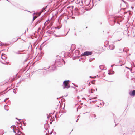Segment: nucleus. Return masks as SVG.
<instances>
[{"label": "nucleus", "instance_id": "5", "mask_svg": "<svg viewBox=\"0 0 135 135\" xmlns=\"http://www.w3.org/2000/svg\"><path fill=\"white\" fill-rule=\"evenodd\" d=\"M50 21V20L49 21V19H48L45 22V25H47L48 24V23H49V22Z\"/></svg>", "mask_w": 135, "mask_h": 135}, {"label": "nucleus", "instance_id": "11", "mask_svg": "<svg viewBox=\"0 0 135 135\" xmlns=\"http://www.w3.org/2000/svg\"><path fill=\"white\" fill-rule=\"evenodd\" d=\"M92 89H91V93H93V92L92 91Z\"/></svg>", "mask_w": 135, "mask_h": 135}, {"label": "nucleus", "instance_id": "7", "mask_svg": "<svg viewBox=\"0 0 135 135\" xmlns=\"http://www.w3.org/2000/svg\"><path fill=\"white\" fill-rule=\"evenodd\" d=\"M46 7H45V8H43L42 9V10L41 11V12H43V11H44V10H45V9H46Z\"/></svg>", "mask_w": 135, "mask_h": 135}, {"label": "nucleus", "instance_id": "8", "mask_svg": "<svg viewBox=\"0 0 135 135\" xmlns=\"http://www.w3.org/2000/svg\"><path fill=\"white\" fill-rule=\"evenodd\" d=\"M37 16H35L33 17V21L34 20H35V19H36L37 18Z\"/></svg>", "mask_w": 135, "mask_h": 135}, {"label": "nucleus", "instance_id": "15", "mask_svg": "<svg viewBox=\"0 0 135 135\" xmlns=\"http://www.w3.org/2000/svg\"><path fill=\"white\" fill-rule=\"evenodd\" d=\"M76 51H78V50H76Z\"/></svg>", "mask_w": 135, "mask_h": 135}, {"label": "nucleus", "instance_id": "3", "mask_svg": "<svg viewBox=\"0 0 135 135\" xmlns=\"http://www.w3.org/2000/svg\"><path fill=\"white\" fill-rule=\"evenodd\" d=\"M129 95L130 96H135V90H133L132 92L129 93Z\"/></svg>", "mask_w": 135, "mask_h": 135}, {"label": "nucleus", "instance_id": "12", "mask_svg": "<svg viewBox=\"0 0 135 135\" xmlns=\"http://www.w3.org/2000/svg\"><path fill=\"white\" fill-rule=\"evenodd\" d=\"M6 110H8L9 109H7Z\"/></svg>", "mask_w": 135, "mask_h": 135}, {"label": "nucleus", "instance_id": "9", "mask_svg": "<svg viewBox=\"0 0 135 135\" xmlns=\"http://www.w3.org/2000/svg\"><path fill=\"white\" fill-rule=\"evenodd\" d=\"M24 51L23 50H21V51H18V52H16V53L17 54H20L19 52H23Z\"/></svg>", "mask_w": 135, "mask_h": 135}, {"label": "nucleus", "instance_id": "6", "mask_svg": "<svg viewBox=\"0 0 135 135\" xmlns=\"http://www.w3.org/2000/svg\"><path fill=\"white\" fill-rule=\"evenodd\" d=\"M24 42V41L23 40H21V41H20V44H21V43H23Z\"/></svg>", "mask_w": 135, "mask_h": 135}, {"label": "nucleus", "instance_id": "1", "mask_svg": "<svg viewBox=\"0 0 135 135\" xmlns=\"http://www.w3.org/2000/svg\"><path fill=\"white\" fill-rule=\"evenodd\" d=\"M69 81H65L63 82L64 89L68 88L70 87V86L69 85Z\"/></svg>", "mask_w": 135, "mask_h": 135}, {"label": "nucleus", "instance_id": "14", "mask_svg": "<svg viewBox=\"0 0 135 135\" xmlns=\"http://www.w3.org/2000/svg\"><path fill=\"white\" fill-rule=\"evenodd\" d=\"M89 85H90V83H89Z\"/></svg>", "mask_w": 135, "mask_h": 135}, {"label": "nucleus", "instance_id": "2", "mask_svg": "<svg viewBox=\"0 0 135 135\" xmlns=\"http://www.w3.org/2000/svg\"><path fill=\"white\" fill-rule=\"evenodd\" d=\"M92 54V52L89 51H86L85 52L82 54L83 56H88L91 55Z\"/></svg>", "mask_w": 135, "mask_h": 135}, {"label": "nucleus", "instance_id": "10", "mask_svg": "<svg viewBox=\"0 0 135 135\" xmlns=\"http://www.w3.org/2000/svg\"><path fill=\"white\" fill-rule=\"evenodd\" d=\"M7 107V106L6 105L5 106L4 108L6 109Z\"/></svg>", "mask_w": 135, "mask_h": 135}, {"label": "nucleus", "instance_id": "13", "mask_svg": "<svg viewBox=\"0 0 135 135\" xmlns=\"http://www.w3.org/2000/svg\"><path fill=\"white\" fill-rule=\"evenodd\" d=\"M52 25V23H51V26Z\"/></svg>", "mask_w": 135, "mask_h": 135}, {"label": "nucleus", "instance_id": "4", "mask_svg": "<svg viewBox=\"0 0 135 135\" xmlns=\"http://www.w3.org/2000/svg\"><path fill=\"white\" fill-rule=\"evenodd\" d=\"M5 54H3L1 56V58L3 60L5 59Z\"/></svg>", "mask_w": 135, "mask_h": 135}]
</instances>
